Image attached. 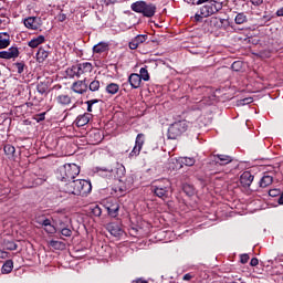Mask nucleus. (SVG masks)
Instances as JSON below:
<instances>
[{
    "instance_id": "bf43d9fd",
    "label": "nucleus",
    "mask_w": 283,
    "mask_h": 283,
    "mask_svg": "<svg viewBox=\"0 0 283 283\" xmlns=\"http://www.w3.org/2000/svg\"><path fill=\"white\" fill-rule=\"evenodd\" d=\"M184 191H187V186L184 187Z\"/></svg>"
},
{
    "instance_id": "864d4df0",
    "label": "nucleus",
    "mask_w": 283,
    "mask_h": 283,
    "mask_svg": "<svg viewBox=\"0 0 283 283\" xmlns=\"http://www.w3.org/2000/svg\"><path fill=\"white\" fill-rule=\"evenodd\" d=\"M0 258L2 260H6V258H8V252L3 251V250H0Z\"/></svg>"
},
{
    "instance_id": "9b49d317",
    "label": "nucleus",
    "mask_w": 283,
    "mask_h": 283,
    "mask_svg": "<svg viewBox=\"0 0 283 283\" xmlns=\"http://www.w3.org/2000/svg\"><path fill=\"white\" fill-rule=\"evenodd\" d=\"M148 39L149 35L139 34L129 42L128 48H130V50H138V48H140V45H143V43H145V41H147Z\"/></svg>"
},
{
    "instance_id": "4d7b16f0",
    "label": "nucleus",
    "mask_w": 283,
    "mask_h": 283,
    "mask_svg": "<svg viewBox=\"0 0 283 283\" xmlns=\"http://www.w3.org/2000/svg\"><path fill=\"white\" fill-rule=\"evenodd\" d=\"M277 202H279V205H283V193L280 196Z\"/></svg>"
},
{
    "instance_id": "20e7f679",
    "label": "nucleus",
    "mask_w": 283,
    "mask_h": 283,
    "mask_svg": "<svg viewBox=\"0 0 283 283\" xmlns=\"http://www.w3.org/2000/svg\"><path fill=\"white\" fill-rule=\"evenodd\" d=\"M81 174V167L76 164H65L60 166L55 172V176L61 182H72L76 176Z\"/></svg>"
},
{
    "instance_id": "423d86ee",
    "label": "nucleus",
    "mask_w": 283,
    "mask_h": 283,
    "mask_svg": "<svg viewBox=\"0 0 283 283\" xmlns=\"http://www.w3.org/2000/svg\"><path fill=\"white\" fill-rule=\"evenodd\" d=\"M170 187L171 182H169V179H163L155 181L154 185L150 187V190L157 196V198H161V200H165V198H169Z\"/></svg>"
},
{
    "instance_id": "052dcab7",
    "label": "nucleus",
    "mask_w": 283,
    "mask_h": 283,
    "mask_svg": "<svg viewBox=\"0 0 283 283\" xmlns=\"http://www.w3.org/2000/svg\"><path fill=\"white\" fill-rule=\"evenodd\" d=\"M119 191H120V193H123V192H124V190H123L122 188H119Z\"/></svg>"
},
{
    "instance_id": "37998d69",
    "label": "nucleus",
    "mask_w": 283,
    "mask_h": 283,
    "mask_svg": "<svg viewBox=\"0 0 283 283\" xmlns=\"http://www.w3.org/2000/svg\"><path fill=\"white\" fill-rule=\"evenodd\" d=\"M61 235H64V238H71L72 237V231L69 228H63L61 230Z\"/></svg>"
},
{
    "instance_id": "c03bdc74",
    "label": "nucleus",
    "mask_w": 283,
    "mask_h": 283,
    "mask_svg": "<svg viewBox=\"0 0 283 283\" xmlns=\"http://www.w3.org/2000/svg\"><path fill=\"white\" fill-rule=\"evenodd\" d=\"M240 262L241 264H247L249 262V254H241Z\"/></svg>"
},
{
    "instance_id": "412c9836",
    "label": "nucleus",
    "mask_w": 283,
    "mask_h": 283,
    "mask_svg": "<svg viewBox=\"0 0 283 283\" xmlns=\"http://www.w3.org/2000/svg\"><path fill=\"white\" fill-rule=\"evenodd\" d=\"M234 15V23L237 25H244V23H249V15L245 12H238L233 11Z\"/></svg>"
},
{
    "instance_id": "f3484780",
    "label": "nucleus",
    "mask_w": 283,
    "mask_h": 283,
    "mask_svg": "<svg viewBox=\"0 0 283 283\" xmlns=\"http://www.w3.org/2000/svg\"><path fill=\"white\" fill-rule=\"evenodd\" d=\"M254 176L251 174V171H244L241 177H240V184L242 185V187L247 188V187H251L253 180H254Z\"/></svg>"
},
{
    "instance_id": "0eeeda50",
    "label": "nucleus",
    "mask_w": 283,
    "mask_h": 283,
    "mask_svg": "<svg viewBox=\"0 0 283 283\" xmlns=\"http://www.w3.org/2000/svg\"><path fill=\"white\" fill-rule=\"evenodd\" d=\"M145 145V134L139 133L135 139V146L128 155V158H138L140 151H143V146Z\"/></svg>"
},
{
    "instance_id": "5701e85b",
    "label": "nucleus",
    "mask_w": 283,
    "mask_h": 283,
    "mask_svg": "<svg viewBox=\"0 0 283 283\" xmlns=\"http://www.w3.org/2000/svg\"><path fill=\"white\" fill-rule=\"evenodd\" d=\"M10 48V34L8 32L0 33V50Z\"/></svg>"
},
{
    "instance_id": "c756f323",
    "label": "nucleus",
    "mask_w": 283,
    "mask_h": 283,
    "mask_svg": "<svg viewBox=\"0 0 283 283\" xmlns=\"http://www.w3.org/2000/svg\"><path fill=\"white\" fill-rule=\"evenodd\" d=\"M48 56H50V52L45 51V49L40 48L36 52V59L39 63H43Z\"/></svg>"
},
{
    "instance_id": "72a5a7b5",
    "label": "nucleus",
    "mask_w": 283,
    "mask_h": 283,
    "mask_svg": "<svg viewBox=\"0 0 283 283\" xmlns=\"http://www.w3.org/2000/svg\"><path fill=\"white\" fill-rule=\"evenodd\" d=\"M90 92H98L101 90V82L98 80H93L91 83H87Z\"/></svg>"
},
{
    "instance_id": "f257e3e1",
    "label": "nucleus",
    "mask_w": 283,
    "mask_h": 283,
    "mask_svg": "<svg viewBox=\"0 0 283 283\" xmlns=\"http://www.w3.org/2000/svg\"><path fill=\"white\" fill-rule=\"evenodd\" d=\"M196 120H198V115H196V112H188L186 115V119L177 120L168 127V139L176 140L177 138H180V136L184 135L185 132L191 129V127L196 125Z\"/></svg>"
},
{
    "instance_id": "dca6fc26",
    "label": "nucleus",
    "mask_w": 283,
    "mask_h": 283,
    "mask_svg": "<svg viewBox=\"0 0 283 283\" xmlns=\"http://www.w3.org/2000/svg\"><path fill=\"white\" fill-rule=\"evenodd\" d=\"M0 59H19V49L17 46H11L7 51H0Z\"/></svg>"
},
{
    "instance_id": "09e8293b",
    "label": "nucleus",
    "mask_w": 283,
    "mask_h": 283,
    "mask_svg": "<svg viewBox=\"0 0 283 283\" xmlns=\"http://www.w3.org/2000/svg\"><path fill=\"white\" fill-rule=\"evenodd\" d=\"M252 6H262L264 3V0H250Z\"/></svg>"
},
{
    "instance_id": "a211bd4d",
    "label": "nucleus",
    "mask_w": 283,
    "mask_h": 283,
    "mask_svg": "<svg viewBox=\"0 0 283 283\" xmlns=\"http://www.w3.org/2000/svg\"><path fill=\"white\" fill-rule=\"evenodd\" d=\"M88 142L91 145H98L103 142V135H101V130H91L88 133Z\"/></svg>"
},
{
    "instance_id": "2f4dec72",
    "label": "nucleus",
    "mask_w": 283,
    "mask_h": 283,
    "mask_svg": "<svg viewBox=\"0 0 283 283\" xmlns=\"http://www.w3.org/2000/svg\"><path fill=\"white\" fill-rule=\"evenodd\" d=\"M12 269H14V262H12V260H7L2 265L1 271L2 273L8 274V273H12Z\"/></svg>"
},
{
    "instance_id": "8fccbe9b",
    "label": "nucleus",
    "mask_w": 283,
    "mask_h": 283,
    "mask_svg": "<svg viewBox=\"0 0 283 283\" xmlns=\"http://www.w3.org/2000/svg\"><path fill=\"white\" fill-rule=\"evenodd\" d=\"M36 120H38V123H41V120H45V113H41V114L36 115Z\"/></svg>"
},
{
    "instance_id": "b1692460",
    "label": "nucleus",
    "mask_w": 283,
    "mask_h": 283,
    "mask_svg": "<svg viewBox=\"0 0 283 283\" xmlns=\"http://www.w3.org/2000/svg\"><path fill=\"white\" fill-rule=\"evenodd\" d=\"M42 43H45V36L39 35L36 38H33L31 41L28 42L29 48H39Z\"/></svg>"
},
{
    "instance_id": "f8f14e48",
    "label": "nucleus",
    "mask_w": 283,
    "mask_h": 283,
    "mask_svg": "<svg viewBox=\"0 0 283 283\" xmlns=\"http://www.w3.org/2000/svg\"><path fill=\"white\" fill-rule=\"evenodd\" d=\"M212 163L213 165L222 167L229 165V163H233V158L229 155H213Z\"/></svg>"
},
{
    "instance_id": "a18cd8bd",
    "label": "nucleus",
    "mask_w": 283,
    "mask_h": 283,
    "mask_svg": "<svg viewBox=\"0 0 283 283\" xmlns=\"http://www.w3.org/2000/svg\"><path fill=\"white\" fill-rule=\"evenodd\" d=\"M250 103H253V98H251V97L241 99L242 105H249Z\"/></svg>"
},
{
    "instance_id": "ddd939ff",
    "label": "nucleus",
    "mask_w": 283,
    "mask_h": 283,
    "mask_svg": "<svg viewBox=\"0 0 283 283\" xmlns=\"http://www.w3.org/2000/svg\"><path fill=\"white\" fill-rule=\"evenodd\" d=\"M106 230L113 235L114 238H122L123 233V228L116 222H111L106 226Z\"/></svg>"
},
{
    "instance_id": "3c124183",
    "label": "nucleus",
    "mask_w": 283,
    "mask_h": 283,
    "mask_svg": "<svg viewBox=\"0 0 283 283\" xmlns=\"http://www.w3.org/2000/svg\"><path fill=\"white\" fill-rule=\"evenodd\" d=\"M193 279V275H191V273H187L184 275L182 280H185L186 282H189Z\"/></svg>"
},
{
    "instance_id": "1a4fd4ad",
    "label": "nucleus",
    "mask_w": 283,
    "mask_h": 283,
    "mask_svg": "<svg viewBox=\"0 0 283 283\" xmlns=\"http://www.w3.org/2000/svg\"><path fill=\"white\" fill-rule=\"evenodd\" d=\"M71 90L75 94H81V95L87 94V92H88L87 78L77 80V81L73 82V84L71 85Z\"/></svg>"
},
{
    "instance_id": "603ef678",
    "label": "nucleus",
    "mask_w": 283,
    "mask_h": 283,
    "mask_svg": "<svg viewBox=\"0 0 283 283\" xmlns=\"http://www.w3.org/2000/svg\"><path fill=\"white\" fill-rule=\"evenodd\" d=\"M99 171H106V174H113L114 172V168H112V167L101 168Z\"/></svg>"
},
{
    "instance_id": "7c9ffc66",
    "label": "nucleus",
    "mask_w": 283,
    "mask_h": 283,
    "mask_svg": "<svg viewBox=\"0 0 283 283\" xmlns=\"http://www.w3.org/2000/svg\"><path fill=\"white\" fill-rule=\"evenodd\" d=\"M66 76H69V78H80L78 69L76 64L66 69Z\"/></svg>"
},
{
    "instance_id": "79ce46f5",
    "label": "nucleus",
    "mask_w": 283,
    "mask_h": 283,
    "mask_svg": "<svg viewBox=\"0 0 283 283\" xmlns=\"http://www.w3.org/2000/svg\"><path fill=\"white\" fill-rule=\"evenodd\" d=\"M282 193V190L280 189H271L269 191V196H271L272 198H277V196H280Z\"/></svg>"
},
{
    "instance_id": "4be33fe9",
    "label": "nucleus",
    "mask_w": 283,
    "mask_h": 283,
    "mask_svg": "<svg viewBox=\"0 0 283 283\" xmlns=\"http://www.w3.org/2000/svg\"><path fill=\"white\" fill-rule=\"evenodd\" d=\"M104 52H109V43L99 42L93 46V54H103Z\"/></svg>"
},
{
    "instance_id": "f704fd0d",
    "label": "nucleus",
    "mask_w": 283,
    "mask_h": 283,
    "mask_svg": "<svg viewBox=\"0 0 283 283\" xmlns=\"http://www.w3.org/2000/svg\"><path fill=\"white\" fill-rule=\"evenodd\" d=\"M49 244L50 247H52V249H56L57 251H61V249H65V243H63L62 241L51 240Z\"/></svg>"
},
{
    "instance_id": "7ed1b4c3",
    "label": "nucleus",
    "mask_w": 283,
    "mask_h": 283,
    "mask_svg": "<svg viewBox=\"0 0 283 283\" xmlns=\"http://www.w3.org/2000/svg\"><path fill=\"white\" fill-rule=\"evenodd\" d=\"M202 3L205 4L202 6ZM196 6H202L199 8V12L195 14V21L197 22H202L207 17H211L212 14H216V12H220V9L222 8V3L216 0H198Z\"/></svg>"
},
{
    "instance_id": "6e6552de",
    "label": "nucleus",
    "mask_w": 283,
    "mask_h": 283,
    "mask_svg": "<svg viewBox=\"0 0 283 283\" xmlns=\"http://www.w3.org/2000/svg\"><path fill=\"white\" fill-rule=\"evenodd\" d=\"M104 208L106 209L111 218H118V212L120 211V205L114 199L106 200Z\"/></svg>"
},
{
    "instance_id": "a878e982",
    "label": "nucleus",
    "mask_w": 283,
    "mask_h": 283,
    "mask_svg": "<svg viewBox=\"0 0 283 283\" xmlns=\"http://www.w3.org/2000/svg\"><path fill=\"white\" fill-rule=\"evenodd\" d=\"M3 151L9 159H12L14 158V154H17V148H14L12 144H6L3 146Z\"/></svg>"
},
{
    "instance_id": "c9c22d12",
    "label": "nucleus",
    "mask_w": 283,
    "mask_h": 283,
    "mask_svg": "<svg viewBox=\"0 0 283 283\" xmlns=\"http://www.w3.org/2000/svg\"><path fill=\"white\" fill-rule=\"evenodd\" d=\"M4 247L7 251H17L19 249V245L14 241H7Z\"/></svg>"
},
{
    "instance_id": "9d476101",
    "label": "nucleus",
    "mask_w": 283,
    "mask_h": 283,
    "mask_svg": "<svg viewBox=\"0 0 283 283\" xmlns=\"http://www.w3.org/2000/svg\"><path fill=\"white\" fill-rule=\"evenodd\" d=\"M24 27L28 28V30H39L41 28L42 22L41 18L39 17H29L23 20Z\"/></svg>"
},
{
    "instance_id": "de8ad7c7",
    "label": "nucleus",
    "mask_w": 283,
    "mask_h": 283,
    "mask_svg": "<svg viewBox=\"0 0 283 283\" xmlns=\"http://www.w3.org/2000/svg\"><path fill=\"white\" fill-rule=\"evenodd\" d=\"M258 264H260L258 258H252L250 261V266H258Z\"/></svg>"
},
{
    "instance_id": "4468645a",
    "label": "nucleus",
    "mask_w": 283,
    "mask_h": 283,
    "mask_svg": "<svg viewBox=\"0 0 283 283\" xmlns=\"http://www.w3.org/2000/svg\"><path fill=\"white\" fill-rule=\"evenodd\" d=\"M75 65L77 67V74H78L80 78L82 76H85V74L92 73V70H94V65H92V63H90V62L77 63Z\"/></svg>"
},
{
    "instance_id": "aec40b11",
    "label": "nucleus",
    "mask_w": 283,
    "mask_h": 283,
    "mask_svg": "<svg viewBox=\"0 0 283 283\" xmlns=\"http://www.w3.org/2000/svg\"><path fill=\"white\" fill-rule=\"evenodd\" d=\"M91 119H92V114L84 113L76 117L75 125L76 127H85V125H87V123H90Z\"/></svg>"
},
{
    "instance_id": "4c0bfd02",
    "label": "nucleus",
    "mask_w": 283,
    "mask_h": 283,
    "mask_svg": "<svg viewBox=\"0 0 283 283\" xmlns=\"http://www.w3.org/2000/svg\"><path fill=\"white\" fill-rule=\"evenodd\" d=\"M139 76L142 81H149V72L147 71V67H142L139 70Z\"/></svg>"
},
{
    "instance_id": "473e14b6",
    "label": "nucleus",
    "mask_w": 283,
    "mask_h": 283,
    "mask_svg": "<svg viewBox=\"0 0 283 283\" xmlns=\"http://www.w3.org/2000/svg\"><path fill=\"white\" fill-rule=\"evenodd\" d=\"M179 163L186 165V167H193L196 165V159L193 157H181Z\"/></svg>"
},
{
    "instance_id": "6ab92c4d",
    "label": "nucleus",
    "mask_w": 283,
    "mask_h": 283,
    "mask_svg": "<svg viewBox=\"0 0 283 283\" xmlns=\"http://www.w3.org/2000/svg\"><path fill=\"white\" fill-rule=\"evenodd\" d=\"M128 83L133 90H138V87H140V83H143V80L138 73H132L128 76Z\"/></svg>"
},
{
    "instance_id": "58836bf2",
    "label": "nucleus",
    "mask_w": 283,
    "mask_h": 283,
    "mask_svg": "<svg viewBox=\"0 0 283 283\" xmlns=\"http://www.w3.org/2000/svg\"><path fill=\"white\" fill-rule=\"evenodd\" d=\"M91 210L93 216H95L96 218H101V216L103 214V209H101L97 205L94 206Z\"/></svg>"
},
{
    "instance_id": "393cba45",
    "label": "nucleus",
    "mask_w": 283,
    "mask_h": 283,
    "mask_svg": "<svg viewBox=\"0 0 283 283\" xmlns=\"http://www.w3.org/2000/svg\"><path fill=\"white\" fill-rule=\"evenodd\" d=\"M106 94H111V96H114L115 94H118L120 92V85L116 83H109L106 85Z\"/></svg>"
},
{
    "instance_id": "13d9d810",
    "label": "nucleus",
    "mask_w": 283,
    "mask_h": 283,
    "mask_svg": "<svg viewBox=\"0 0 283 283\" xmlns=\"http://www.w3.org/2000/svg\"><path fill=\"white\" fill-rule=\"evenodd\" d=\"M40 185H43V179H38Z\"/></svg>"
},
{
    "instance_id": "a19ab883",
    "label": "nucleus",
    "mask_w": 283,
    "mask_h": 283,
    "mask_svg": "<svg viewBox=\"0 0 283 283\" xmlns=\"http://www.w3.org/2000/svg\"><path fill=\"white\" fill-rule=\"evenodd\" d=\"M36 91L39 92V94H45V92H48V87L43 83H41L38 84Z\"/></svg>"
},
{
    "instance_id": "39448f33",
    "label": "nucleus",
    "mask_w": 283,
    "mask_h": 283,
    "mask_svg": "<svg viewBox=\"0 0 283 283\" xmlns=\"http://www.w3.org/2000/svg\"><path fill=\"white\" fill-rule=\"evenodd\" d=\"M130 10L137 14L146 17L147 19H151V17L156 15L157 8L154 3H147L146 1L139 0L130 4Z\"/></svg>"
},
{
    "instance_id": "5fc2aeb1",
    "label": "nucleus",
    "mask_w": 283,
    "mask_h": 283,
    "mask_svg": "<svg viewBox=\"0 0 283 283\" xmlns=\"http://www.w3.org/2000/svg\"><path fill=\"white\" fill-rule=\"evenodd\" d=\"M276 17H283V7L276 11Z\"/></svg>"
},
{
    "instance_id": "680f3d73",
    "label": "nucleus",
    "mask_w": 283,
    "mask_h": 283,
    "mask_svg": "<svg viewBox=\"0 0 283 283\" xmlns=\"http://www.w3.org/2000/svg\"><path fill=\"white\" fill-rule=\"evenodd\" d=\"M1 23H3V20H2V19H0V25H1Z\"/></svg>"
},
{
    "instance_id": "bb28decb",
    "label": "nucleus",
    "mask_w": 283,
    "mask_h": 283,
    "mask_svg": "<svg viewBox=\"0 0 283 283\" xmlns=\"http://www.w3.org/2000/svg\"><path fill=\"white\" fill-rule=\"evenodd\" d=\"M271 185H273V176L264 175L260 180V187L266 189V187H271Z\"/></svg>"
},
{
    "instance_id": "f03ea898",
    "label": "nucleus",
    "mask_w": 283,
    "mask_h": 283,
    "mask_svg": "<svg viewBox=\"0 0 283 283\" xmlns=\"http://www.w3.org/2000/svg\"><path fill=\"white\" fill-rule=\"evenodd\" d=\"M63 191L72 196L85 198L92 193V182L85 179L72 180L64 185Z\"/></svg>"
},
{
    "instance_id": "6e6d98bb",
    "label": "nucleus",
    "mask_w": 283,
    "mask_h": 283,
    "mask_svg": "<svg viewBox=\"0 0 283 283\" xmlns=\"http://www.w3.org/2000/svg\"><path fill=\"white\" fill-rule=\"evenodd\" d=\"M133 283H147V281H145L143 279H137V280L133 281Z\"/></svg>"
},
{
    "instance_id": "ea45409f",
    "label": "nucleus",
    "mask_w": 283,
    "mask_h": 283,
    "mask_svg": "<svg viewBox=\"0 0 283 283\" xmlns=\"http://www.w3.org/2000/svg\"><path fill=\"white\" fill-rule=\"evenodd\" d=\"M234 72H240L242 70V63L240 61H235L231 65Z\"/></svg>"
},
{
    "instance_id": "49530a36",
    "label": "nucleus",
    "mask_w": 283,
    "mask_h": 283,
    "mask_svg": "<svg viewBox=\"0 0 283 283\" xmlns=\"http://www.w3.org/2000/svg\"><path fill=\"white\" fill-rule=\"evenodd\" d=\"M65 19H67V15L65 13H60L57 15V21H60V23H63V21H65Z\"/></svg>"
},
{
    "instance_id": "cd10ccee",
    "label": "nucleus",
    "mask_w": 283,
    "mask_h": 283,
    "mask_svg": "<svg viewBox=\"0 0 283 283\" xmlns=\"http://www.w3.org/2000/svg\"><path fill=\"white\" fill-rule=\"evenodd\" d=\"M59 105L65 106L72 104V97L70 95L61 94L56 97Z\"/></svg>"
},
{
    "instance_id": "e433bc0d",
    "label": "nucleus",
    "mask_w": 283,
    "mask_h": 283,
    "mask_svg": "<svg viewBox=\"0 0 283 283\" xmlns=\"http://www.w3.org/2000/svg\"><path fill=\"white\" fill-rule=\"evenodd\" d=\"M14 70H17L18 74H23V71L25 70V63L24 62H17L13 64Z\"/></svg>"
},
{
    "instance_id": "c85d7f7f",
    "label": "nucleus",
    "mask_w": 283,
    "mask_h": 283,
    "mask_svg": "<svg viewBox=\"0 0 283 283\" xmlns=\"http://www.w3.org/2000/svg\"><path fill=\"white\" fill-rule=\"evenodd\" d=\"M98 103H101V99H91L86 102L88 114L98 109Z\"/></svg>"
},
{
    "instance_id": "2eb2a0df",
    "label": "nucleus",
    "mask_w": 283,
    "mask_h": 283,
    "mask_svg": "<svg viewBox=\"0 0 283 283\" xmlns=\"http://www.w3.org/2000/svg\"><path fill=\"white\" fill-rule=\"evenodd\" d=\"M38 224H40L41 227H43L44 231L46 233H50V234H54L56 233V227H54V224H52V221L48 218L45 219H38Z\"/></svg>"
}]
</instances>
